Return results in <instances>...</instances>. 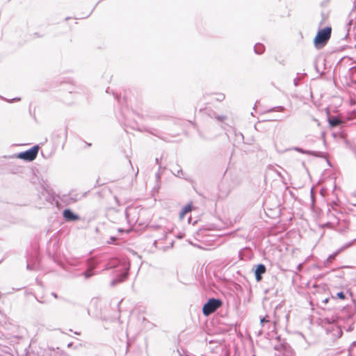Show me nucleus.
Listing matches in <instances>:
<instances>
[{
  "mask_svg": "<svg viewBox=\"0 0 356 356\" xmlns=\"http://www.w3.org/2000/svg\"><path fill=\"white\" fill-rule=\"evenodd\" d=\"M332 35V27L326 26L320 29L314 38L313 42L316 49H323L328 42Z\"/></svg>",
  "mask_w": 356,
  "mask_h": 356,
  "instance_id": "f257e3e1",
  "label": "nucleus"
},
{
  "mask_svg": "<svg viewBox=\"0 0 356 356\" xmlns=\"http://www.w3.org/2000/svg\"><path fill=\"white\" fill-rule=\"evenodd\" d=\"M40 145H35L23 152H20L16 154V158L22 159L26 162L34 161L38 154Z\"/></svg>",
  "mask_w": 356,
  "mask_h": 356,
  "instance_id": "f03ea898",
  "label": "nucleus"
},
{
  "mask_svg": "<svg viewBox=\"0 0 356 356\" xmlns=\"http://www.w3.org/2000/svg\"><path fill=\"white\" fill-rule=\"evenodd\" d=\"M119 264L122 265L120 273H119L116 277H115L111 282L112 286L124 281L127 277L130 269V265L125 261H118Z\"/></svg>",
  "mask_w": 356,
  "mask_h": 356,
  "instance_id": "7ed1b4c3",
  "label": "nucleus"
},
{
  "mask_svg": "<svg viewBox=\"0 0 356 356\" xmlns=\"http://www.w3.org/2000/svg\"><path fill=\"white\" fill-rule=\"evenodd\" d=\"M222 305V301L220 298H210L203 304L201 312H215Z\"/></svg>",
  "mask_w": 356,
  "mask_h": 356,
  "instance_id": "20e7f679",
  "label": "nucleus"
},
{
  "mask_svg": "<svg viewBox=\"0 0 356 356\" xmlns=\"http://www.w3.org/2000/svg\"><path fill=\"white\" fill-rule=\"evenodd\" d=\"M355 240V239L345 243L341 248L334 251L332 254H330L328 257L326 259V260H325L324 265L325 266H330L339 254H341L342 252H343L345 250L348 249L353 245Z\"/></svg>",
  "mask_w": 356,
  "mask_h": 356,
  "instance_id": "39448f33",
  "label": "nucleus"
},
{
  "mask_svg": "<svg viewBox=\"0 0 356 356\" xmlns=\"http://www.w3.org/2000/svg\"><path fill=\"white\" fill-rule=\"evenodd\" d=\"M266 266L264 264L254 265L252 271L254 273L255 280L259 282L263 279V275L266 273Z\"/></svg>",
  "mask_w": 356,
  "mask_h": 356,
  "instance_id": "423d86ee",
  "label": "nucleus"
},
{
  "mask_svg": "<svg viewBox=\"0 0 356 356\" xmlns=\"http://www.w3.org/2000/svg\"><path fill=\"white\" fill-rule=\"evenodd\" d=\"M63 216L67 222H76L81 219L80 216L70 208L65 209L63 211Z\"/></svg>",
  "mask_w": 356,
  "mask_h": 356,
  "instance_id": "0eeeda50",
  "label": "nucleus"
},
{
  "mask_svg": "<svg viewBox=\"0 0 356 356\" xmlns=\"http://www.w3.org/2000/svg\"><path fill=\"white\" fill-rule=\"evenodd\" d=\"M102 300H100L97 298H93L90 300V307L88 309V311L90 309L95 310V311H97V310L102 311Z\"/></svg>",
  "mask_w": 356,
  "mask_h": 356,
  "instance_id": "6e6552de",
  "label": "nucleus"
},
{
  "mask_svg": "<svg viewBox=\"0 0 356 356\" xmlns=\"http://www.w3.org/2000/svg\"><path fill=\"white\" fill-rule=\"evenodd\" d=\"M192 207H193V205L191 203H188L187 204H186L184 207H182V209H181L180 212H179V218L181 219L184 218V216L188 213H189L190 211H191L192 210Z\"/></svg>",
  "mask_w": 356,
  "mask_h": 356,
  "instance_id": "1a4fd4ad",
  "label": "nucleus"
},
{
  "mask_svg": "<svg viewBox=\"0 0 356 356\" xmlns=\"http://www.w3.org/2000/svg\"><path fill=\"white\" fill-rule=\"evenodd\" d=\"M254 51L256 54L261 55L265 51V46L262 43L258 42L254 46Z\"/></svg>",
  "mask_w": 356,
  "mask_h": 356,
  "instance_id": "9d476101",
  "label": "nucleus"
},
{
  "mask_svg": "<svg viewBox=\"0 0 356 356\" xmlns=\"http://www.w3.org/2000/svg\"><path fill=\"white\" fill-rule=\"evenodd\" d=\"M309 156H313L318 157V158L325 159L326 161H327V164L329 165H331L330 162L329 161V160L325 156V154L324 152H318V151L311 150V153H309Z\"/></svg>",
  "mask_w": 356,
  "mask_h": 356,
  "instance_id": "9b49d317",
  "label": "nucleus"
},
{
  "mask_svg": "<svg viewBox=\"0 0 356 356\" xmlns=\"http://www.w3.org/2000/svg\"><path fill=\"white\" fill-rule=\"evenodd\" d=\"M332 300H335L336 299H340L341 300H343L346 298V294L344 291H339L337 293H332Z\"/></svg>",
  "mask_w": 356,
  "mask_h": 356,
  "instance_id": "f8f14e48",
  "label": "nucleus"
},
{
  "mask_svg": "<svg viewBox=\"0 0 356 356\" xmlns=\"http://www.w3.org/2000/svg\"><path fill=\"white\" fill-rule=\"evenodd\" d=\"M288 150H294V151L298 152L299 153L307 154V155H309V153H311V150L305 149H303L302 147H293L291 148H289V149H286V151H288Z\"/></svg>",
  "mask_w": 356,
  "mask_h": 356,
  "instance_id": "ddd939ff",
  "label": "nucleus"
},
{
  "mask_svg": "<svg viewBox=\"0 0 356 356\" xmlns=\"http://www.w3.org/2000/svg\"><path fill=\"white\" fill-rule=\"evenodd\" d=\"M285 109H286L285 107L282 106H274V107H272L270 109H268L266 112L267 113H270V112H273V111L283 112L285 111Z\"/></svg>",
  "mask_w": 356,
  "mask_h": 356,
  "instance_id": "4468645a",
  "label": "nucleus"
},
{
  "mask_svg": "<svg viewBox=\"0 0 356 356\" xmlns=\"http://www.w3.org/2000/svg\"><path fill=\"white\" fill-rule=\"evenodd\" d=\"M0 99H2L3 101H6L8 103H13V102H19L21 100V98L20 97H15V98H13V99H7L1 95H0Z\"/></svg>",
  "mask_w": 356,
  "mask_h": 356,
  "instance_id": "2eb2a0df",
  "label": "nucleus"
},
{
  "mask_svg": "<svg viewBox=\"0 0 356 356\" xmlns=\"http://www.w3.org/2000/svg\"><path fill=\"white\" fill-rule=\"evenodd\" d=\"M328 122L330 127H335L339 122V120L337 118L333 117L328 119Z\"/></svg>",
  "mask_w": 356,
  "mask_h": 356,
  "instance_id": "dca6fc26",
  "label": "nucleus"
},
{
  "mask_svg": "<svg viewBox=\"0 0 356 356\" xmlns=\"http://www.w3.org/2000/svg\"><path fill=\"white\" fill-rule=\"evenodd\" d=\"M81 264L79 259L74 258L72 259L70 261H68V264L72 266H76Z\"/></svg>",
  "mask_w": 356,
  "mask_h": 356,
  "instance_id": "f3484780",
  "label": "nucleus"
},
{
  "mask_svg": "<svg viewBox=\"0 0 356 356\" xmlns=\"http://www.w3.org/2000/svg\"><path fill=\"white\" fill-rule=\"evenodd\" d=\"M227 118L226 115H215V119L218 120V122H223Z\"/></svg>",
  "mask_w": 356,
  "mask_h": 356,
  "instance_id": "a211bd4d",
  "label": "nucleus"
},
{
  "mask_svg": "<svg viewBox=\"0 0 356 356\" xmlns=\"http://www.w3.org/2000/svg\"><path fill=\"white\" fill-rule=\"evenodd\" d=\"M81 275L84 276L85 279H88L92 276L93 273L92 271L86 270L83 272Z\"/></svg>",
  "mask_w": 356,
  "mask_h": 356,
  "instance_id": "6ab92c4d",
  "label": "nucleus"
},
{
  "mask_svg": "<svg viewBox=\"0 0 356 356\" xmlns=\"http://www.w3.org/2000/svg\"><path fill=\"white\" fill-rule=\"evenodd\" d=\"M216 96H217V97H216V100L217 102H222V101H223V100L225 99V94H223V93H218V94H216Z\"/></svg>",
  "mask_w": 356,
  "mask_h": 356,
  "instance_id": "aec40b11",
  "label": "nucleus"
},
{
  "mask_svg": "<svg viewBox=\"0 0 356 356\" xmlns=\"http://www.w3.org/2000/svg\"><path fill=\"white\" fill-rule=\"evenodd\" d=\"M117 240H118V238L116 236H111L110 238H109V241H108V243H111V244H116L117 243Z\"/></svg>",
  "mask_w": 356,
  "mask_h": 356,
  "instance_id": "412c9836",
  "label": "nucleus"
},
{
  "mask_svg": "<svg viewBox=\"0 0 356 356\" xmlns=\"http://www.w3.org/2000/svg\"><path fill=\"white\" fill-rule=\"evenodd\" d=\"M173 174L178 177H181L182 176H184V172L181 169L177 170V173L174 172Z\"/></svg>",
  "mask_w": 356,
  "mask_h": 356,
  "instance_id": "4be33fe9",
  "label": "nucleus"
},
{
  "mask_svg": "<svg viewBox=\"0 0 356 356\" xmlns=\"http://www.w3.org/2000/svg\"><path fill=\"white\" fill-rule=\"evenodd\" d=\"M35 264H30L29 262L27 263V265H26V268L27 270H32L33 269H35Z\"/></svg>",
  "mask_w": 356,
  "mask_h": 356,
  "instance_id": "5701e85b",
  "label": "nucleus"
},
{
  "mask_svg": "<svg viewBox=\"0 0 356 356\" xmlns=\"http://www.w3.org/2000/svg\"><path fill=\"white\" fill-rule=\"evenodd\" d=\"M208 115L211 118H214L215 119V115H217V113L215 111H209V113H208Z\"/></svg>",
  "mask_w": 356,
  "mask_h": 356,
  "instance_id": "b1692460",
  "label": "nucleus"
},
{
  "mask_svg": "<svg viewBox=\"0 0 356 356\" xmlns=\"http://www.w3.org/2000/svg\"><path fill=\"white\" fill-rule=\"evenodd\" d=\"M199 309H200V306H199V305H191L190 311H191V310L197 311V310H199Z\"/></svg>",
  "mask_w": 356,
  "mask_h": 356,
  "instance_id": "393cba45",
  "label": "nucleus"
},
{
  "mask_svg": "<svg viewBox=\"0 0 356 356\" xmlns=\"http://www.w3.org/2000/svg\"><path fill=\"white\" fill-rule=\"evenodd\" d=\"M321 15H322V18H323V19H322V21H321V23H320V25H322V24H323V22H324V20H325V18H326V15H325V14L324 13H321Z\"/></svg>",
  "mask_w": 356,
  "mask_h": 356,
  "instance_id": "a878e982",
  "label": "nucleus"
},
{
  "mask_svg": "<svg viewBox=\"0 0 356 356\" xmlns=\"http://www.w3.org/2000/svg\"><path fill=\"white\" fill-rule=\"evenodd\" d=\"M269 319L268 318V317H264L263 318L261 319V323H264V322H269Z\"/></svg>",
  "mask_w": 356,
  "mask_h": 356,
  "instance_id": "bb28decb",
  "label": "nucleus"
},
{
  "mask_svg": "<svg viewBox=\"0 0 356 356\" xmlns=\"http://www.w3.org/2000/svg\"><path fill=\"white\" fill-rule=\"evenodd\" d=\"M161 158H156L155 159V161H156V163L157 165H159V166H161Z\"/></svg>",
  "mask_w": 356,
  "mask_h": 356,
  "instance_id": "cd10ccee",
  "label": "nucleus"
},
{
  "mask_svg": "<svg viewBox=\"0 0 356 356\" xmlns=\"http://www.w3.org/2000/svg\"><path fill=\"white\" fill-rule=\"evenodd\" d=\"M113 92V95L115 96V99L120 102V96H119L118 95L115 94L114 92Z\"/></svg>",
  "mask_w": 356,
  "mask_h": 356,
  "instance_id": "c85d7f7f",
  "label": "nucleus"
},
{
  "mask_svg": "<svg viewBox=\"0 0 356 356\" xmlns=\"http://www.w3.org/2000/svg\"><path fill=\"white\" fill-rule=\"evenodd\" d=\"M311 199H312V204H314V195L312 193V191H311Z\"/></svg>",
  "mask_w": 356,
  "mask_h": 356,
  "instance_id": "c756f323",
  "label": "nucleus"
},
{
  "mask_svg": "<svg viewBox=\"0 0 356 356\" xmlns=\"http://www.w3.org/2000/svg\"><path fill=\"white\" fill-rule=\"evenodd\" d=\"M329 300H330V298H325L323 300V302L326 304V303H327L329 302Z\"/></svg>",
  "mask_w": 356,
  "mask_h": 356,
  "instance_id": "7c9ffc66",
  "label": "nucleus"
},
{
  "mask_svg": "<svg viewBox=\"0 0 356 356\" xmlns=\"http://www.w3.org/2000/svg\"><path fill=\"white\" fill-rule=\"evenodd\" d=\"M93 10H94V8H93V9H92V10H91V11H90V12L87 15H86V16H85V17H81V18H86V17H88V16H90V15L92 14V11H93Z\"/></svg>",
  "mask_w": 356,
  "mask_h": 356,
  "instance_id": "2f4dec72",
  "label": "nucleus"
},
{
  "mask_svg": "<svg viewBox=\"0 0 356 356\" xmlns=\"http://www.w3.org/2000/svg\"><path fill=\"white\" fill-rule=\"evenodd\" d=\"M118 232L119 233H123L124 232V229L123 228H118Z\"/></svg>",
  "mask_w": 356,
  "mask_h": 356,
  "instance_id": "473e14b6",
  "label": "nucleus"
},
{
  "mask_svg": "<svg viewBox=\"0 0 356 356\" xmlns=\"http://www.w3.org/2000/svg\"><path fill=\"white\" fill-rule=\"evenodd\" d=\"M293 83H294V85H295L296 86H298V79H297V78H296V79L293 80Z\"/></svg>",
  "mask_w": 356,
  "mask_h": 356,
  "instance_id": "72a5a7b5",
  "label": "nucleus"
},
{
  "mask_svg": "<svg viewBox=\"0 0 356 356\" xmlns=\"http://www.w3.org/2000/svg\"><path fill=\"white\" fill-rule=\"evenodd\" d=\"M184 237V234H179L178 236H177V238H183Z\"/></svg>",
  "mask_w": 356,
  "mask_h": 356,
  "instance_id": "f704fd0d",
  "label": "nucleus"
},
{
  "mask_svg": "<svg viewBox=\"0 0 356 356\" xmlns=\"http://www.w3.org/2000/svg\"><path fill=\"white\" fill-rule=\"evenodd\" d=\"M315 70L317 72H319V70H318V66L316 64H315Z\"/></svg>",
  "mask_w": 356,
  "mask_h": 356,
  "instance_id": "c9c22d12",
  "label": "nucleus"
},
{
  "mask_svg": "<svg viewBox=\"0 0 356 356\" xmlns=\"http://www.w3.org/2000/svg\"><path fill=\"white\" fill-rule=\"evenodd\" d=\"M125 216H126V218L128 219L129 213H128V212L127 211H125Z\"/></svg>",
  "mask_w": 356,
  "mask_h": 356,
  "instance_id": "e433bc0d",
  "label": "nucleus"
},
{
  "mask_svg": "<svg viewBox=\"0 0 356 356\" xmlns=\"http://www.w3.org/2000/svg\"><path fill=\"white\" fill-rule=\"evenodd\" d=\"M51 294L54 298H57V294L56 293H52Z\"/></svg>",
  "mask_w": 356,
  "mask_h": 356,
  "instance_id": "4c0bfd02",
  "label": "nucleus"
},
{
  "mask_svg": "<svg viewBox=\"0 0 356 356\" xmlns=\"http://www.w3.org/2000/svg\"><path fill=\"white\" fill-rule=\"evenodd\" d=\"M149 132L152 135L156 136V134L152 131H149Z\"/></svg>",
  "mask_w": 356,
  "mask_h": 356,
  "instance_id": "58836bf2",
  "label": "nucleus"
},
{
  "mask_svg": "<svg viewBox=\"0 0 356 356\" xmlns=\"http://www.w3.org/2000/svg\"><path fill=\"white\" fill-rule=\"evenodd\" d=\"M106 92L107 93H110V88H108L106 89Z\"/></svg>",
  "mask_w": 356,
  "mask_h": 356,
  "instance_id": "ea45409f",
  "label": "nucleus"
},
{
  "mask_svg": "<svg viewBox=\"0 0 356 356\" xmlns=\"http://www.w3.org/2000/svg\"><path fill=\"white\" fill-rule=\"evenodd\" d=\"M70 199H72V202H76V198H72V197H71Z\"/></svg>",
  "mask_w": 356,
  "mask_h": 356,
  "instance_id": "a19ab883",
  "label": "nucleus"
},
{
  "mask_svg": "<svg viewBox=\"0 0 356 356\" xmlns=\"http://www.w3.org/2000/svg\"><path fill=\"white\" fill-rule=\"evenodd\" d=\"M205 314V316H209L211 313H209V312H207V313H204Z\"/></svg>",
  "mask_w": 356,
  "mask_h": 356,
  "instance_id": "79ce46f5",
  "label": "nucleus"
},
{
  "mask_svg": "<svg viewBox=\"0 0 356 356\" xmlns=\"http://www.w3.org/2000/svg\"><path fill=\"white\" fill-rule=\"evenodd\" d=\"M118 266H117V265H113L111 267H112V268H117Z\"/></svg>",
  "mask_w": 356,
  "mask_h": 356,
  "instance_id": "37998d69",
  "label": "nucleus"
},
{
  "mask_svg": "<svg viewBox=\"0 0 356 356\" xmlns=\"http://www.w3.org/2000/svg\"><path fill=\"white\" fill-rule=\"evenodd\" d=\"M352 21H353V20H352V19H350V20L349 21V22L348 23V25H350V24H351Z\"/></svg>",
  "mask_w": 356,
  "mask_h": 356,
  "instance_id": "c03bdc74",
  "label": "nucleus"
},
{
  "mask_svg": "<svg viewBox=\"0 0 356 356\" xmlns=\"http://www.w3.org/2000/svg\"><path fill=\"white\" fill-rule=\"evenodd\" d=\"M277 175H278L280 177H282L280 172H277Z\"/></svg>",
  "mask_w": 356,
  "mask_h": 356,
  "instance_id": "a18cd8bd",
  "label": "nucleus"
},
{
  "mask_svg": "<svg viewBox=\"0 0 356 356\" xmlns=\"http://www.w3.org/2000/svg\"><path fill=\"white\" fill-rule=\"evenodd\" d=\"M65 138H67V130H65Z\"/></svg>",
  "mask_w": 356,
  "mask_h": 356,
  "instance_id": "49530a36",
  "label": "nucleus"
},
{
  "mask_svg": "<svg viewBox=\"0 0 356 356\" xmlns=\"http://www.w3.org/2000/svg\"><path fill=\"white\" fill-rule=\"evenodd\" d=\"M257 103H258V101H256V103H255V104H254V108H255V106H256V105H257Z\"/></svg>",
  "mask_w": 356,
  "mask_h": 356,
  "instance_id": "de8ad7c7",
  "label": "nucleus"
},
{
  "mask_svg": "<svg viewBox=\"0 0 356 356\" xmlns=\"http://www.w3.org/2000/svg\"><path fill=\"white\" fill-rule=\"evenodd\" d=\"M348 33H347L345 35V38L348 37Z\"/></svg>",
  "mask_w": 356,
  "mask_h": 356,
  "instance_id": "09e8293b",
  "label": "nucleus"
},
{
  "mask_svg": "<svg viewBox=\"0 0 356 356\" xmlns=\"http://www.w3.org/2000/svg\"><path fill=\"white\" fill-rule=\"evenodd\" d=\"M91 143H87V146H90Z\"/></svg>",
  "mask_w": 356,
  "mask_h": 356,
  "instance_id": "8fccbe9b",
  "label": "nucleus"
},
{
  "mask_svg": "<svg viewBox=\"0 0 356 356\" xmlns=\"http://www.w3.org/2000/svg\"><path fill=\"white\" fill-rule=\"evenodd\" d=\"M320 193H321L322 195H323V191H322V190L320 191Z\"/></svg>",
  "mask_w": 356,
  "mask_h": 356,
  "instance_id": "3c124183",
  "label": "nucleus"
},
{
  "mask_svg": "<svg viewBox=\"0 0 356 356\" xmlns=\"http://www.w3.org/2000/svg\"><path fill=\"white\" fill-rule=\"evenodd\" d=\"M120 302H119L118 303V307H119V305H120Z\"/></svg>",
  "mask_w": 356,
  "mask_h": 356,
  "instance_id": "603ef678",
  "label": "nucleus"
},
{
  "mask_svg": "<svg viewBox=\"0 0 356 356\" xmlns=\"http://www.w3.org/2000/svg\"><path fill=\"white\" fill-rule=\"evenodd\" d=\"M355 48L356 49V44L355 45Z\"/></svg>",
  "mask_w": 356,
  "mask_h": 356,
  "instance_id": "864d4df0",
  "label": "nucleus"
}]
</instances>
